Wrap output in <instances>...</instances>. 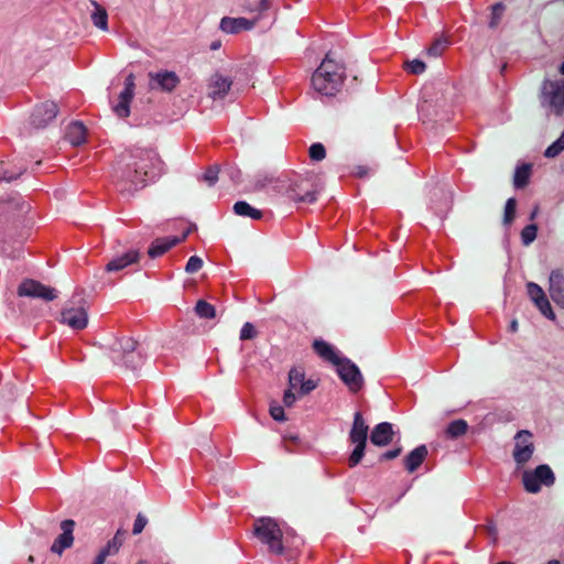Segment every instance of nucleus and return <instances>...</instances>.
<instances>
[{"label": "nucleus", "mask_w": 564, "mask_h": 564, "mask_svg": "<svg viewBox=\"0 0 564 564\" xmlns=\"http://www.w3.org/2000/svg\"><path fill=\"white\" fill-rule=\"evenodd\" d=\"M147 523H148V519L142 513H139L135 518L132 533L134 535L140 534L143 531Z\"/></svg>", "instance_id": "52"}, {"label": "nucleus", "mask_w": 564, "mask_h": 564, "mask_svg": "<svg viewBox=\"0 0 564 564\" xmlns=\"http://www.w3.org/2000/svg\"><path fill=\"white\" fill-rule=\"evenodd\" d=\"M127 532L118 529L112 540H110L97 554L93 564H105L106 558L119 552L123 544Z\"/></svg>", "instance_id": "20"}, {"label": "nucleus", "mask_w": 564, "mask_h": 564, "mask_svg": "<svg viewBox=\"0 0 564 564\" xmlns=\"http://www.w3.org/2000/svg\"><path fill=\"white\" fill-rule=\"evenodd\" d=\"M219 172V165H210L203 174V181L206 182L208 186H214L218 181Z\"/></svg>", "instance_id": "44"}, {"label": "nucleus", "mask_w": 564, "mask_h": 564, "mask_svg": "<svg viewBox=\"0 0 564 564\" xmlns=\"http://www.w3.org/2000/svg\"><path fill=\"white\" fill-rule=\"evenodd\" d=\"M18 295L41 299L45 302H51L57 297L58 292L56 289L46 286L36 280L25 279L18 288Z\"/></svg>", "instance_id": "10"}, {"label": "nucleus", "mask_w": 564, "mask_h": 564, "mask_svg": "<svg viewBox=\"0 0 564 564\" xmlns=\"http://www.w3.org/2000/svg\"><path fill=\"white\" fill-rule=\"evenodd\" d=\"M429 451L425 445H420L404 457V468L410 474L414 473L427 457Z\"/></svg>", "instance_id": "25"}, {"label": "nucleus", "mask_w": 564, "mask_h": 564, "mask_svg": "<svg viewBox=\"0 0 564 564\" xmlns=\"http://www.w3.org/2000/svg\"><path fill=\"white\" fill-rule=\"evenodd\" d=\"M337 367V373L350 392L357 393L364 387V377L356 364L348 358H343Z\"/></svg>", "instance_id": "9"}, {"label": "nucleus", "mask_w": 564, "mask_h": 564, "mask_svg": "<svg viewBox=\"0 0 564 564\" xmlns=\"http://www.w3.org/2000/svg\"><path fill=\"white\" fill-rule=\"evenodd\" d=\"M87 130L83 122L74 121L67 126L65 139L74 147L86 142Z\"/></svg>", "instance_id": "27"}, {"label": "nucleus", "mask_w": 564, "mask_h": 564, "mask_svg": "<svg viewBox=\"0 0 564 564\" xmlns=\"http://www.w3.org/2000/svg\"><path fill=\"white\" fill-rule=\"evenodd\" d=\"M134 95L121 91L119 95V102L113 106V111L120 118H127L130 115V102Z\"/></svg>", "instance_id": "33"}, {"label": "nucleus", "mask_w": 564, "mask_h": 564, "mask_svg": "<svg viewBox=\"0 0 564 564\" xmlns=\"http://www.w3.org/2000/svg\"><path fill=\"white\" fill-rule=\"evenodd\" d=\"M109 359L113 365L133 372L141 369L144 356L132 337L116 338L107 348Z\"/></svg>", "instance_id": "3"}, {"label": "nucleus", "mask_w": 564, "mask_h": 564, "mask_svg": "<svg viewBox=\"0 0 564 564\" xmlns=\"http://www.w3.org/2000/svg\"><path fill=\"white\" fill-rule=\"evenodd\" d=\"M75 528V521L66 519L61 522L62 533L55 539L51 546V551L61 555L64 550L70 547L74 542L73 531Z\"/></svg>", "instance_id": "15"}, {"label": "nucleus", "mask_w": 564, "mask_h": 564, "mask_svg": "<svg viewBox=\"0 0 564 564\" xmlns=\"http://www.w3.org/2000/svg\"><path fill=\"white\" fill-rule=\"evenodd\" d=\"M220 47V42L216 41L210 44V50L216 51Z\"/></svg>", "instance_id": "61"}, {"label": "nucleus", "mask_w": 564, "mask_h": 564, "mask_svg": "<svg viewBox=\"0 0 564 564\" xmlns=\"http://www.w3.org/2000/svg\"><path fill=\"white\" fill-rule=\"evenodd\" d=\"M535 306L541 312V314L544 315L546 318H549L551 321L555 319V314H554L551 303L546 296L544 299H542L540 302H538L535 304Z\"/></svg>", "instance_id": "45"}, {"label": "nucleus", "mask_w": 564, "mask_h": 564, "mask_svg": "<svg viewBox=\"0 0 564 564\" xmlns=\"http://www.w3.org/2000/svg\"><path fill=\"white\" fill-rule=\"evenodd\" d=\"M516 208H517V200L516 198L511 197L506 202L505 206V215H503V224L510 225L514 220L516 217Z\"/></svg>", "instance_id": "41"}, {"label": "nucleus", "mask_w": 564, "mask_h": 564, "mask_svg": "<svg viewBox=\"0 0 564 564\" xmlns=\"http://www.w3.org/2000/svg\"><path fill=\"white\" fill-rule=\"evenodd\" d=\"M547 564H561L557 560H551L547 562Z\"/></svg>", "instance_id": "64"}, {"label": "nucleus", "mask_w": 564, "mask_h": 564, "mask_svg": "<svg viewBox=\"0 0 564 564\" xmlns=\"http://www.w3.org/2000/svg\"><path fill=\"white\" fill-rule=\"evenodd\" d=\"M232 82L228 77H224L220 74H214L208 84V96L214 99H224L230 90Z\"/></svg>", "instance_id": "21"}, {"label": "nucleus", "mask_w": 564, "mask_h": 564, "mask_svg": "<svg viewBox=\"0 0 564 564\" xmlns=\"http://www.w3.org/2000/svg\"><path fill=\"white\" fill-rule=\"evenodd\" d=\"M253 535L268 547V552L274 555H282L283 531L278 522L270 517H261L253 522Z\"/></svg>", "instance_id": "4"}, {"label": "nucleus", "mask_w": 564, "mask_h": 564, "mask_svg": "<svg viewBox=\"0 0 564 564\" xmlns=\"http://www.w3.org/2000/svg\"><path fill=\"white\" fill-rule=\"evenodd\" d=\"M151 87L159 88L164 93H172L181 83L180 77L172 70H160L149 73Z\"/></svg>", "instance_id": "14"}, {"label": "nucleus", "mask_w": 564, "mask_h": 564, "mask_svg": "<svg viewBox=\"0 0 564 564\" xmlns=\"http://www.w3.org/2000/svg\"><path fill=\"white\" fill-rule=\"evenodd\" d=\"M467 430H468L467 422L463 419H457V420L452 421L447 425V427L445 430V435L448 438L455 440V438H458V437L465 435Z\"/></svg>", "instance_id": "32"}, {"label": "nucleus", "mask_w": 564, "mask_h": 564, "mask_svg": "<svg viewBox=\"0 0 564 564\" xmlns=\"http://www.w3.org/2000/svg\"><path fill=\"white\" fill-rule=\"evenodd\" d=\"M538 226L534 224L527 225L521 231V240L524 246H529L536 238Z\"/></svg>", "instance_id": "40"}, {"label": "nucleus", "mask_w": 564, "mask_h": 564, "mask_svg": "<svg viewBox=\"0 0 564 564\" xmlns=\"http://www.w3.org/2000/svg\"><path fill=\"white\" fill-rule=\"evenodd\" d=\"M254 25L256 20L225 17L220 20L219 28L227 34H237L241 31L251 30Z\"/></svg>", "instance_id": "22"}, {"label": "nucleus", "mask_w": 564, "mask_h": 564, "mask_svg": "<svg viewBox=\"0 0 564 564\" xmlns=\"http://www.w3.org/2000/svg\"><path fill=\"white\" fill-rule=\"evenodd\" d=\"M224 173L232 181L234 184H239L241 182V171L231 165H226Z\"/></svg>", "instance_id": "51"}, {"label": "nucleus", "mask_w": 564, "mask_h": 564, "mask_svg": "<svg viewBox=\"0 0 564 564\" xmlns=\"http://www.w3.org/2000/svg\"><path fill=\"white\" fill-rule=\"evenodd\" d=\"M564 150V129L560 138L554 141L544 152L546 158H555Z\"/></svg>", "instance_id": "39"}, {"label": "nucleus", "mask_w": 564, "mask_h": 564, "mask_svg": "<svg viewBox=\"0 0 564 564\" xmlns=\"http://www.w3.org/2000/svg\"><path fill=\"white\" fill-rule=\"evenodd\" d=\"M163 170L164 162L154 149L134 148L117 158L112 180L119 193L130 196L159 178Z\"/></svg>", "instance_id": "1"}, {"label": "nucleus", "mask_w": 564, "mask_h": 564, "mask_svg": "<svg viewBox=\"0 0 564 564\" xmlns=\"http://www.w3.org/2000/svg\"><path fill=\"white\" fill-rule=\"evenodd\" d=\"M527 291H528L529 297L531 299V301L534 304H536L538 302H540L542 299H544L546 296L543 289L534 282H528Z\"/></svg>", "instance_id": "38"}, {"label": "nucleus", "mask_w": 564, "mask_h": 564, "mask_svg": "<svg viewBox=\"0 0 564 564\" xmlns=\"http://www.w3.org/2000/svg\"><path fill=\"white\" fill-rule=\"evenodd\" d=\"M503 11H505V6L502 3H496L492 7V17L489 22L490 28H496L498 25Z\"/></svg>", "instance_id": "50"}, {"label": "nucleus", "mask_w": 564, "mask_h": 564, "mask_svg": "<svg viewBox=\"0 0 564 564\" xmlns=\"http://www.w3.org/2000/svg\"><path fill=\"white\" fill-rule=\"evenodd\" d=\"M58 113V107L54 101H45L37 105L31 116V123L35 128L46 127Z\"/></svg>", "instance_id": "13"}, {"label": "nucleus", "mask_w": 564, "mask_h": 564, "mask_svg": "<svg viewBox=\"0 0 564 564\" xmlns=\"http://www.w3.org/2000/svg\"><path fill=\"white\" fill-rule=\"evenodd\" d=\"M488 532L496 540V538H497V528L494 524L488 525Z\"/></svg>", "instance_id": "59"}, {"label": "nucleus", "mask_w": 564, "mask_h": 564, "mask_svg": "<svg viewBox=\"0 0 564 564\" xmlns=\"http://www.w3.org/2000/svg\"><path fill=\"white\" fill-rule=\"evenodd\" d=\"M270 415L272 416V419L274 421H278V422L286 421L284 409L282 405H280L278 403L270 404Z\"/></svg>", "instance_id": "48"}, {"label": "nucleus", "mask_w": 564, "mask_h": 564, "mask_svg": "<svg viewBox=\"0 0 564 564\" xmlns=\"http://www.w3.org/2000/svg\"><path fill=\"white\" fill-rule=\"evenodd\" d=\"M25 171L24 166L11 167L9 164L0 165V181L11 182L18 178Z\"/></svg>", "instance_id": "35"}, {"label": "nucleus", "mask_w": 564, "mask_h": 564, "mask_svg": "<svg viewBox=\"0 0 564 564\" xmlns=\"http://www.w3.org/2000/svg\"><path fill=\"white\" fill-rule=\"evenodd\" d=\"M316 387H317V383L313 379H307V380L304 379V381L302 382V386L300 387L299 392L301 395H306L310 392H312Z\"/></svg>", "instance_id": "53"}, {"label": "nucleus", "mask_w": 564, "mask_h": 564, "mask_svg": "<svg viewBox=\"0 0 564 564\" xmlns=\"http://www.w3.org/2000/svg\"><path fill=\"white\" fill-rule=\"evenodd\" d=\"M127 532L118 529L112 540H110L97 554L93 564H105L106 558L119 552L123 544Z\"/></svg>", "instance_id": "18"}, {"label": "nucleus", "mask_w": 564, "mask_h": 564, "mask_svg": "<svg viewBox=\"0 0 564 564\" xmlns=\"http://www.w3.org/2000/svg\"><path fill=\"white\" fill-rule=\"evenodd\" d=\"M0 210L7 213L17 212L19 216H22L30 210V205L21 198H12L7 202H0Z\"/></svg>", "instance_id": "30"}, {"label": "nucleus", "mask_w": 564, "mask_h": 564, "mask_svg": "<svg viewBox=\"0 0 564 564\" xmlns=\"http://www.w3.org/2000/svg\"><path fill=\"white\" fill-rule=\"evenodd\" d=\"M531 175V165L530 164H522L521 166H518L514 172L513 176V185L516 188H524L530 180Z\"/></svg>", "instance_id": "34"}, {"label": "nucleus", "mask_w": 564, "mask_h": 564, "mask_svg": "<svg viewBox=\"0 0 564 564\" xmlns=\"http://www.w3.org/2000/svg\"><path fill=\"white\" fill-rule=\"evenodd\" d=\"M95 7V12L91 14V21L94 25L102 31L108 30V14L104 7H101L97 1H91Z\"/></svg>", "instance_id": "31"}, {"label": "nucleus", "mask_w": 564, "mask_h": 564, "mask_svg": "<svg viewBox=\"0 0 564 564\" xmlns=\"http://www.w3.org/2000/svg\"><path fill=\"white\" fill-rule=\"evenodd\" d=\"M127 532L118 529L112 540H110L97 554L93 564H105L106 558L119 552L123 544Z\"/></svg>", "instance_id": "19"}, {"label": "nucleus", "mask_w": 564, "mask_h": 564, "mask_svg": "<svg viewBox=\"0 0 564 564\" xmlns=\"http://www.w3.org/2000/svg\"><path fill=\"white\" fill-rule=\"evenodd\" d=\"M509 329L511 333H516L518 330V322L516 319H513L510 325H509Z\"/></svg>", "instance_id": "60"}, {"label": "nucleus", "mask_w": 564, "mask_h": 564, "mask_svg": "<svg viewBox=\"0 0 564 564\" xmlns=\"http://www.w3.org/2000/svg\"><path fill=\"white\" fill-rule=\"evenodd\" d=\"M21 250H15L12 254H8L10 258L12 259H15V258H19L21 256Z\"/></svg>", "instance_id": "62"}, {"label": "nucleus", "mask_w": 564, "mask_h": 564, "mask_svg": "<svg viewBox=\"0 0 564 564\" xmlns=\"http://www.w3.org/2000/svg\"><path fill=\"white\" fill-rule=\"evenodd\" d=\"M401 453H402V447H397L394 449L387 451L386 453H383L381 455L380 459L381 460H391V459H394L398 456H400Z\"/></svg>", "instance_id": "55"}, {"label": "nucleus", "mask_w": 564, "mask_h": 564, "mask_svg": "<svg viewBox=\"0 0 564 564\" xmlns=\"http://www.w3.org/2000/svg\"><path fill=\"white\" fill-rule=\"evenodd\" d=\"M532 437L533 434L528 430H521L516 434L512 456L518 465H524L531 459L534 453Z\"/></svg>", "instance_id": "12"}, {"label": "nucleus", "mask_w": 564, "mask_h": 564, "mask_svg": "<svg viewBox=\"0 0 564 564\" xmlns=\"http://www.w3.org/2000/svg\"><path fill=\"white\" fill-rule=\"evenodd\" d=\"M405 68L410 73L419 75L425 72L426 65L421 59L415 58L413 61L405 62Z\"/></svg>", "instance_id": "47"}, {"label": "nucleus", "mask_w": 564, "mask_h": 564, "mask_svg": "<svg viewBox=\"0 0 564 564\" xmlns=\"http://www.w3.org/2000/svg\"><path fill=\"white\" fill-rule=\"evenodd\" d=\"M203 260L198 256H192L186 265H185V272L188 274H193L198 272L203 268Z\"/></svg>", "instance_id": "46"}, {"label": "nucleus", "mask_w": 564, "mask_h": 564, "mask_svg": "<svg viewBox=\"0 0 564 564\" xmlns=\"http://www.w3.org/2000/svg\"><path fill=\"white\" fill-rule=\"evenodd\" d=\"M393 434L392 424L389 422H381L373 427L370 434V441L377 446H386L392 442Z\"/></svg>", "instance_id": "24"}, {"label": "nucleus", "mask_w": 564, "mask_h": 564, "mask_svg": "<svg viewBox=\"0 0 564 564\" xmlns=\"http://www.w3.org/2000/svg\"><path fill=\"white\" fill-rule=\"evenodd\" d=\"M354 175L359 178L366 177L368 175V167L362 166V165H357L355 167Z\"/></svg>", "instance_id": "57"}, {"label": "nucleus", "mask_w": 564, "mask_h": 564, "mask_svg": "<svg viewBox=\"0 0 564 564\" xmlns=\"http://www.w3.org/2000/svg\"><path fill=\"white\" fill-rule=\"evenodd\" d=\"M368 430L369 427L366 424L362 414L360 412H356L354 414V422L349 432V441L356 445L348 458V465L351 468L356 467L365 456Z\"/></svg>", "instance_id": "7"}, {"label": "nucleus", "mask_w": 564, "mask_h": 564, "mask_svg": "<svg viewBox=\"0 0 564 564\" xmlns=\"http://www.w3.org/2000/svg\"><path fill=\"white\" fill-rule=\"evenodd\" d=\"M542 102L550 106L556 115L564 110V82L545 80L542 87Z\"/></svg>", "instance_id": "11"}, {"label": "nucleus", "mask_w": 564, "mask_h": 564, "mask_svg": "<svg viewBox=\"0 0 564 564\" xmlns=\"http://www.w3.org/2000/svg\"><path fill=\"white\" fill-rule=\"evenodd\" d=\"M313 349L321 358L332 362L335 366H337L339 361L343 359L336 354L333 346H330L328 343L322 339L314 340Z\"/></svg>", "instance_id": "28"}, {"label": "nucleus", "mask_w": 564, "mask_h": 564, "mask_svg": "<svg viewBox=\"0 0 564 564\" xmlns=\"http://www.w3.org/2000/svg\"><path fill=\"white\" fill-rule=\"evenodd\" d=\"M447 46H448V41L446 39H437L427 48V55L434 56V57L441 56Z\"/></svg>", "instance_id": "42"}, {"label": "nucleus", "mask_w": 564, "mask_h": 564, "mask_svg": "<svg viewBox=\"0 0 564 564\" xmlns=\"http://www.w3.org/2000/svg\"><path fill=\"white\" fill-rule=\"evenodd\" d=\"M270 7V0H260L258 3V8L256 9L259 12H264Z\"/></svg>", "instance_id": "58"}, {"label": "nucleus", "mask_w": 564, "mask_h": 564, "mask_svg": "<svg viewBox=\"0 0 564 564\" xmlns=\"http://www.w3.org/2000/svg\"><path fill=\"white\" fill-rule=\"evenodd\" d=\"M140 259V251L138 249H130L121 256L110 260L106 265L107 272H118L123 270L130 264L137 263Z\"/></svg>", "instance_id": "23"}, {"label": "nucleus", "mask_w": 564, "mask_h": 564, "mask_svg": "<svg viewBox=\"0 0 564 564\" xmlns=\"http://www.w3.org/2000/svg\"><path fill=\"white\" fill-rule=\"evenodd\" d=\"M549 293L551 299L564 308V271L561 269L553 270L549 279Z\"/></svg>", "instance_id": "16"}, {"label": "nucleus", "mask_w": 564, "mask_h": 564, "mask_svg": "<svg viewBox=\"0 0 564 564\" xmlns=\"http://www.w3.org/2000/svg\"><path fill=\"white\" fill-rule=\"evenodd\" d=\"M328 52L312 75L313 88L323 96H335L345 79V66L336 62Z\"/></svg>", "instance_id": "2"}, {"label": "nucleus", "mask_w": 564, "mask_h": 564, "mask_svg": "<svg viewBox=\"0 0 564 564\" xmlns=\"http://www.w3.org/2000/svg\"><path fill=\"white\" fill-rule=\"evenodd\" d=\"M59 322L74 330H83L88 325V305L84 297L73 296L61 312Z\"/></svg>", "instance_id": "6"}, {"label": "nucleus", "mask_w": 564, "mask_h": 564, "mask_svg": "<svg viewBox=\"0 0 564 564\" xmlns=\"http://www.w3.org/2000/svg\"><path fill=\"white\" fill-rule=\"evenodd\" d=\"M304 379H305V372H304L303 368L293 367L289 371V387L291 389H296L297 387L300 388L302 386V382L304 381Z\"/></svg>", "instance_id": "37"}, {"label": "nucleus", "mask_w": 564, "mask_h": 564, "mask_svg": "<svg viewBox=\"0 0 564 564\" xmlns=\"http://www.w3.org/2000/svg\"><path fill=\"white\" fill-rule=\"evenodd\" d=\"M319 191L318 176L312 172L290 178L286 196L295 203H315Z\"/></svg>", "instance_id": "5"}, {"label": "nucleus", "mask_w": 564, "mask_h": 564, "mask_svg": "<svg viewBox=\"0 0 564 564\" xmlns=\"http://www.w3.org/2000/svg\"><path fill=\"white\" fill-rule=\"evenodd\" d=\"M134 75L129 74L124 80V89L122 91L134 95Z\"/></svg>", "instance_id": "56"}, {"label": "nucleus", "mask_w": 564, "mask_h": 564, "mask_svg": "<svg viewBox=\"0 0 564 564\" xmlns=\"http://www.w3.org/2000/svg\"><path fill=\"white\" fill-rule=\"evenodd\" d=\"M524 489L530 494H536L541 486H552L555 482V476L549 465H539L534 470H527L522 475Z\"/></svg>", "instance_id": "8"}, {"label": "nucleus", "mask_w": 564, "mask_h": 564, "mask_svg": "<svg viewBox=\"0 0 564 564\" xmlns=\"http://www.w3.org/2000/svg\"><path fill=\"white\" fill-rule=\"evenodd\" d=\"M195 313L200 318H208V319H210V318H214L216 316L215 306L209 304L208 302H206L204 300L197 301L196 306H195Z\"/></svg>", "instance_id": "36"}, {"label": "nucleus", "mask_w": 564, "mask_h": 564, "mask_svg": "<svg viewBox=\"0 0 564 564\" xmlns=\"http://www.w3.org/2000/svg\"><path fill=\"white\" fill-rule=\"evenodd\" d=\"M234 213L241 217H249L254 220H259L263 217V213L260 209L252 207L245 200H239L234 204Z\"/></svg>", "instance_id": "29"}, {"label": "nucleus", "mask_w": 564, "mask_h": 564, "mask_svg": "<svg viewBox=\"0 0 564 564\" xmlns=\"http://www.w3.org/2000/svg\"><path fill=\"white\" fill-rule=\"evenodd\" d=\"M292 390L293 389L289 388L288 390L284 391V394H283V404L286 408H291L296 401V397Z\"/></svg>", "instance_id": "54"}, {"label": "nucleus", "mask_w": 564, "mask_h": 564, "mask_svg": "<svg viewBox=\"0 0 564 564\" xmlns=\"http://www.w3.org/2000/svg\"><path fill=\"white\" fill-rule=\"evenodd\" d=\"M256 336H257V330H256L254 326L249 322L245 323L240 330V336H239L240 339L249 340V339H253Z\"/></svg>", "instance_id": "49"}, {"label": "nucleus", "mask_w": 564, "mask_h": 564, "mask_svg": "<svg viewBox=\"0 0 564 564\" xmlns=\"http://www.w3.org/2000/svg\"><path fill=\"white\" fill-rule=\"evenodd\" d=\"M192 228H188L178 239H182V241H184L187 238V236L192 232Z\"/></svg>", "instance_id": "63"}, {"label": "nucleus", "mask_w": 564, "mask_h": 564, "mask_svg": "<svg viewBox=\"0 0 564 564\" xmlns=\"http://www.w3.org/2000/svg\"><path fill=\"white\" fill-rule=\"evenodd\" d=\"M308 155L312 161L319 162L325 159L326 149L319 142L313 143L308 149Z\"/></svg>", "instance_id": "43"}, {"label": "nucleus", "mask_w": 564, "mask_h": 564, "mask_svg": "<svg viewBox=\"0 0 564 564\" xmlns=\"http://www.w3.org/2000/svg\"><path fill=\"white\" fill-rule=\"evenodd\" d=\"M127 532L118 529L112 540H110L97 554L93 564H105L106 558L119 552L123 544Z\"/></svg>", "instance_id": "17"}, {"label": "nucleus", "mask_w": 564, "mask_h": 564, "mask_svg": "<svg viewBox=\"0 0 564 564\" xmlns=\"http://www.w3.org/2000/svg\"><path fill=\"white\" fill-rule=\"evenodd\" d=\"M180 242L182 239L178 237L158 238L149 247L148 254L152 259L161 257Z\"/></svg>", "instance_id": "26"}]
</instances>
